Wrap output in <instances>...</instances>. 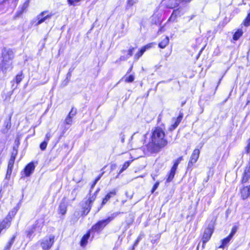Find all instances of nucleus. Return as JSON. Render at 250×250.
<instances>
[{
	"mask_svg": "<svg viewBox=\"0 0 250 250\" xmlns=\"http://www.w3.org/2000/svg\"><path fill=\"white\" fill-rule=\"evenodd\" d=\"M151 144L154 146V148L151 151L156 152L161 148L165 146L167 142L165 139V133L162 127H156L152 130L151 136Z\"/></svg>",
	"mask_w": 250,
	"mask_h": 250,
	"instance_id": "nucleus-1",
	"label": "nucleus"
},
{
	"mask_svg": "<svg viewBox=\"0 0 250 250\" xmlns=\"http://www.w3.org/2000/svg\"><path fill=\"white\" fill-rule=\"evenodd\" d=\"M214 227L212 223L209 224L208 225V228L205 229L204 233L202 237L203 240V246L202 247H205V244L208 242L213 232Z\"/></svg>",
	"mask_w": 250,
	"mask_h": 250,
	"instance_id": "nucleus-2",
	"label": "nucleus"
},
{
	"mask_svg": "<svg viewBox=\"0 0 250 250\" xmlns=\"http://www.w3.org/2000/svg\"><path fill=\"white\" fill-rule=\"evenodd\" d=\"M54 242V236L50 235L48 237L43 239L41 243V245L43 250H46L51 248Z\"/></svg>",
	"mask_w": 250,
	"mask_h": 250,
	"instance_id": "nucleus-3",
	"label": "nucleus"
},
{
	"mask_svg": "<svg viewBox=\"0 0 250 250\" xmlns=\"http://www.w3.org/2000/svg\"><path fill=\"white\" fill-rule=\"evenodd\" d=\"M199 155L200 150L199 149H195L193 151L188 163V168L192 167L193 165L197 161Z\"/></svg>",
	"mask_w": 250,
	"mask_h": 250,
	"instance_id": "nucleus-4",
	"label": "nucleus"
},
{
	"mask_svg": "<svg viewBox=\"0 0 250 250\" xmlns=\"http://www.w3.org/2000/svg\"><path fill=\"white\" fill-rule=\"evenodd\" d=\"M13 57V53L11 50H5L2 52V62H12Z\"/></svg>",
	"mask_w": 250,
	"mask_h": 250,
	"instance_id": "nucleus-5",
	"label": "nucleus"
},
{
	"mask_svg": "<svg viewBox=\"0 0 250 250\" xmlns=\"http://www.w3.org/2000/svg\"><path fill=\"white\" fill-rule=\"evenodd\" d=\"M108 224L106 219L98 222L92 227V229L94 231H99L104 228Z\"/></svg>",
	"mask_w": 250,
	"mask_h": 250,
	"instance_id": "nucleus-6",
	"label": "nucleus"
},
{
	"mask_svg": "<svg viewBox=\"0 0 250 250\" xmlns=\"http://www.w3.org/2000/svg\"><path fill=\"white\" fill-rule=\"evenodd\" d=\"M76 112V109H74V108L71 109L65 120L64 122L66 125H71L72 124V119L75 116Z\"/></svg>",
	"mask_w": 250,
	"mask_h": 250,
	"instance_id": "nucleus-7",
	"label": "nucleus"
},
{
	"mask_svg": "<svg viewBox=\"0 0 250 250\" xmlns=\"http://www.w3.org/2000/svg\"><path fill=\"white\" fill-rule=\"evenodd\" d=\"M35 169V166L33 163L28 164L24 168V174L25 176L28 177L32 173Z\"/></svg>",
	"mask_w": 250,
	"mask_h": 250,
	"instance_id": "nucleus-8",
	"label": "nucleus"
},
{
	"mask_svg": "<svg viewBox=\"0 0 250 250\" xmlns=\"http://www.w3.org/2000/svg\"><path fill=\"white\" fill-rule=\"evenodd\" d=\"M46 12H42V13H41L38 16V22H37V25H39L44 22L46 20L50 19L51 17V15H46Z\"/></svg>",
	"mask_w": 250,
	"mask_h": 250,
	"instance_id": "nucleus-9",
	"label": "nucleus"
},
{
	"mask_svg": "<svg viewBox=\"0 0 250 250\" xmlns=\"http://www.w3.org/2000/svg\"><path fill=\"white\" fill-rule=\"evenodd\" d=\"M241 196L243 199H246L250 196V185L244 187L241 189Z\"/></svg>",
	"mask_w": 250,
	"mask_h": 250,
	"instance_id": "nucleus-10",
	"label": "nucleus"
},
{
	"mask_svg": "<svg viewBox=\"0 0 250 250\" xmlns=\"http://www.w3.org/2000/svg\"><path fill=\"white\" fill-rule=\"evenodd\" d=\"M250 178V166L246 167L244 173L243 174L242 182L246 183L248 182Z\"/></svg>",
	"mask_w": 250,
	"mask_h": 250,
	"instance_id": "nucleus-11",
	"label": "nucleus"
},
{
	"mask_svg": "<svg viewBox=\"0 0 250 250\" xmlns=\"http://www.w3.org/2000/svg\"><path fill=\"white\" fill-rule=\"evenodd\" d=\"M12 62H2L1 64V68L4 71L10 70L12 68Z\"/></svg>",
	"mask_w": 250,
	"mask_h": 250,
	"instance_id": "nucleus-12",
	"label": "nucleus"
},
{
	"mask_svg": "<svg viewBox=\"0 0 250 250\" xmlns=\"http://www.w3.org/2000/svg\"><path fill=\"white\" fill-rule=\"evenodd\" d=\"M41 228H42V224L39 223L38 222H37L33 226L32 229L28 232V234H27L28 236L29 237H30V236L32 235V234L36 231H40L41 230Z\"/></svg>",
	"mask_w": 250,
	"mask_h": 250,
	"instance_id": "nucleus-13",
	"label": "nucleus"
},
{
	"mask_svg": "<svg viewBox=\"0 0 250 250\" xmlns=\"http://www.w3.org/2000/svg\"><path fill=\"white\" fill-rule=\"evenodd\" d=\"M18 209L17 208H14L9 212L8 214L4 219L7 220V221L10 223L11 220L17 213Z\"/></svg>",
	"mask_w": 250,
	"mask_h": 250,
	"instance_id": "nucleus-14",
	"label": "nucleus"
},
{
	"mask_svg": "<svg viewBox=\"0 0 250 250\" xmlns=\"http://www.w3.org/2000/svg\"><path fill=\"white\" fill-rule=\"evenodd\" d=\"M67 210V206L64 201H62L61 203L59 208V213L62 215H64Z\"/></svg>",
	"mask_w": 250,
	"mask_h": 250,
	"instance_id": "nucleus-15",
	"label": "nucleus"
},
{
	"mask_svg": "<svg viewBox=\"0 0 250 250\" xmlns=\"http://www.w3.org/2000/svg\"><path fill=\"white\" fill-rule=\"evenodd\" d=\"M232 238V234H229L227 238L222 240V244L219 246V248H224L227 246L230 241Z\"/></svg>",
	"mask_w": 250,
	"mask_h": 250,
	"instance_id": "nucleus-16",
	"label": "nucleus"
},
{
	"mask_svg": "<svg viewBox=\"0 0 250 250\" xmlns=\"http://www.w3.org/2000/svg\"><path fill=\"white\" fill-rule=\"evenodd\" d=\"M116 195V190H112L109 193H108L104 197V198L103 199V202H102V205H104L106 204V203L109 200V199L111 197L112 195Z\"/></svg>",
	"mask_w": 250,
	"mask_h": 250,
	"instance_id": "nucleus-17",
	"label": "nucleus"
},
{
	"mask_svg": "<svg viewBox=\"0 0 250 250\" xmlns=\"http://www.w3.org/2000/svg\"><path fill=\"white\" fill-rule=\"evenodd\" d=\"M169 38L165 37L164 39L159 43L158 46L161 48H165L169 43Z\"/></svg>",
	"mask_w": 250,
	"mask_h": 250,
	"instance_id": "nucleus-18",
	"label": "nucleus"
},
{
	"mask_svg": "<svg viewBox=\"0 0 250 250\" xmlns=\"http://www.w3.org/2000/svg\"><path fill=\"white\" fill-rule=\"evenodd\" d=\"M95 196L94 195L92 196L91 197H90L88 199L86 202V206H87V207H85L86 208V210H87V213H88L90 209L91 208V204L94 202V201L95 199Z\"/></svg>",
	"mask_w": 250,
	"mask_h": 250,
	"instance_id": "nucleus-19",
	"label": "nucleus"
},
{
	"mask_svg": "<svg viewBox=\"0 0 250 250\" xmlns=\"http://www.w3.org/2000/svg\"><path fill=\"white\" fill-rule=\"evenodd\" d=\"M11 117L7 119L4 122V126L5 128L2 129V132L5 133L11 127Z\"/></svg>",
	"mask_w": 250,
	"mask_h": 250,
	"instance_id": "nucleus-20",
	"label": "nucleus"
},
{
	"mask_svg": "<svg viewBox=\"0 0 250 250\" xmlns=\"http://www.w3.org/2000/svg\"><path fill=\"white\" fill-rule=\"evenodd\" d=\"M132 161L133 160H131L125 162L122 166V168L119 172V174H121L124 170H125L129 166V165L132 162Z\"/></svg>",
	"mask_w": 250,
	"mask_h": 250,
	"instance_id": "nucleus-21",
	"label": "nucleus"
},
{
	"mask_svg": "<svg viewBox=\"0 0 250 250\" xmlns=\"http://www.w3.org/2000/svg\"><path fill=\"white\" fill-rule=\"evenodd\" d=\"M176 169H173L172 168H171V170L170 171V172L168 175L167 178V182H169L172 181V180L173 179L174 175L175 174L176 172Z\"/></svg>",
	"mask_w": 250,
	"mask_h": 250,
	"instance_id": "nucleus-22",
	"label": "nucleus"
},
{
	"mask_svg": "<svg viewBox=\"0 0 250 250\" xmlns=\"http://www.w3.org/2000/svg\"><path fill=\"white\" fill-rule=\"evenodd\" d=\"M89 236H90L89 233H87V234L84 235L83 237V238L81 240V245L82 246H84L86 245V244H87V240L89 238Z\"/></svg>",
	"mask_w": 250,
	"mask_h": 250,
	"instance_id": "nucleus-23",
	"label": "nucleus"
},
{
	"mask_svg": "<svg viewBox=\"0 0 250 250\" xmlns=\"http://www.w3.org/2000/svg\"><path fill=\"white\" fill-rule=\"evenodd\" d=\"M16 154H14L13 153H12L8 163V167L13 168L16 158Z\"/></svg>",
	"mask_w": 250,
	"mask_h": 250,
	"instance_id": "nucleus-24",
	"label": "nucleus"
},
{
	"mask_svg": "<svg viewBox=\"0 0 250 250\" xmlns=\"http://www.w3.org/2000/svg\"><path fill=\"white\" fill-rule=\"evenodd\" d=\"M243 32L241 30H238L233 35V39L235 41H237L242 35Z\"/></svg>",
	"mask_w": 250,
	"mask_h": 250,
	"instance_id": "nucleus-25",
	"label": "nucleus"
},
{
	"mask_svg": "<svg viewBox=\"0 0 250 250\" xmlns=\"http://www.w3.org/2000/svg\"><path fill=\"white\" fill-rule=\"evenodd\" d=\"M182 160H183L182 157H180L178 158V159H177L176 160H175L174 162V165H173V167H172V168L176 170L179 164Z\"/></svg>",
	"mask_w": 250,
	"mask_h": 250,
	"instance_id": "nucleus-26",
	"label": "nucleus"
},
{
	"mask_svg": "<svg viewBox=\"0 0 250 250\" xmlns=\"http://www.w3.org/2000/svg\"><path fill=\"white\" fill-rule=\"evenodd\" d=\"M15 239V237H13L11 240L8 242L7 245L5 247L4 250H9L12 245H13Z\"/></svg>",
	"mask_w": 250,
	"mask_h": 250,
	"instance_id": "nucleus-27",
	"label": "nucleus"
},
{
	"mask_svg": "<svg viewBox=\"0 0 250 250\" xmlns=\"http://www.w3.org/2000/svg\"><path fill=\"white\" fill-rule=\"evenodd\" d=\"M178 14H179V11L178 10H174L171 16L169 18V20L174 21Z\"/></svg>",
	"mask_w": 250,
	"mask_h": 250,
	"instance_id": "nucleus-28",
	"label": "nucleus"
},
{
	"mask_svg": "<svg viewBox=\"0 0 250 250\" xmlns=\"http://www.w3.org/2000/svg\"><path fill=\"white\" fill-rule=\"evenodd\" d=\"M119 214H120V212H114V213H112L110 216H109L107 219H106V220L109 223L111 221H112L115 217L117 216Z\"/></svg>",
	"mask_w": 250,
	"mask_h": 250,
	"instance_id": "nucleus-29",
	"label": "nucleus"
},
{
	"mask_svg": "<svg viewBox=\"0 0 250 250\" xmlns=\"http://www.w3.org/2000/svg\"><path fill=\"white\" fill-rule=\"evenodd\" d=\"M145 52V48H141L140 50V51L136 54L135 56V58L137 60H138L141 56H142V55Z\"/></svg>",
	"mask_w": 250,
	"mask_h": 250,
	"instance_id": "nucleus-30",
	"label": "nucleus"
},
{
	"mask_svg": "<svg viewBox=\"0 0 250 250\" xmlns=\"http://www.w3.org/2000/svg\"><path fill=\"white\" fill-rule=\"evenodd\" d=\"M82 0H67L68 4L70 5L75 6Z\"/></svg>",
	"mask_w": 250,
	"mask_h": 250,
	"instance_id": "nucleus-31",
	"label": "nucleus"
},
{
	"mask_svg": "<svg viewBox=\"0 0 250 250\" xmlns=\"http://www.w3.org/2000/svg\"><path fill=\"white\" fill-rule=\"evenodd\" d=\"M244 24L245 26H248L250 25V13L248 14V16L244 21Z\"/></svg>",
	"mask_w": 250,
	"mask_h": 250,
	"instance_id": "nucleus-32",
	"label": "nucleus"
},
{
	"mask_svg": "<svg viewBox=\"0 0 250 250\" xmlns=\"http://www.w3.org/2000/svg\"><path fill=\"white\" fill-rule=\"evenodd\" d=\"M47 144H48V142H47V141L44 140L43 142H42L41 144V145H40V148L42 150H45L46 149V148Z\"/></svg>",
	"mask_w": 250,
	"mask_h": 250,
	"instance_id": "nucleus-33",
	"label": "nucleus"
},
{
	"mask_svg": "<svg viewBox=\"0 0 250 250\" xmlns=\"http://www.w3.org/2000/svg\"><path fill=\"white\" fill-rule=\"evenodd\" d=\"M134 80V76L131 75L129 76L128 77H126L125 79V82L128 83H131Z\"/></svg>",
	"mask_w": 250,
	"mask_h": 250,
	"instance_id": "nucleus-34",
	"label": "nucleus"
},
{
	"mask_svg": "<svg viewBox=\"0 0 250 250\" xmlns=\"http://www.w3.org/2000/svg\"><path fill=\"white\" fill-rule=\"evenodd\" d=\"M22 76L21 74H19V75H17L16 77V81L17 82V83H20L22 79Z\"/></svg>",
	"mask_w": 250,
	"mask_h": 250,
	"instance_id": "nucleus-35",
	"label": "nucleus"
},
{
	"mask_svg": "<svg viewBox=\"0 0 250 250\" xmlns=\"http://www.w3.org/2000/svg\"><path fill=\"white\" fill-rule=\"evenodd\" d=\"M29 5V1H26L24 2V3L23 4L22 7V12H24V10H25Z\"/></svg>",
	"mask_w": 250,
	"mask_h": 250,
	"instance_id": "nucleus-36",
	"label": "nucleus"
},
{
	"mask_svg": "<svg viewBox=\"0 0 250 250\" xmlns=\"http://www.w3.org/2000/svg\"><path fill=\"white\" fill-rule=\"evenodd\" d=\"M159 183H160L159 182H157L154 184V185L153 186V187L152 188V190H151L152 193H153L154 192V191L158 187V186L159 185Z\"/></svg>",
	"mask_w": 250,
	"mask_h": 250,
	"instance_id": "nucleus-37",
	"label": "nucleus"
},
{
	"mask_svg": "<svg viewBox=\"0 0 250 250\" xmlns=\"http://www.w3.org/2000/svg\"><path fill=\"white\" fill-rule=\"evenodd\" d=\"M152 46V43H149L145 46L143 47L142 48H145V52L146 51V49H149L151 48Z\"/></svg>",
	"mask_w": 250,
	"mask_h": 250,
	"instance_id": "nucleus-38",
	"label": "nucleus"
},
{
	"mask_svg": "<svg viewBox=\"0 0 250 250\" xmlns=\"http://www.w3.org/2000/svg\"><path fill=\"white\" fill-rule=\"evenodd\" d=\"M246 150L247 153H249L250 151V139L248 140V145L246 148Z\"/></svg>",
	"mask_w": 250,
	"mask_h": 250,
	"instance_id": "nucleus-39",
	"label": "nucleus"
},
{
	"mask_svg": "<svg viewBox=\"0 0 250 250\" xmlns=\"http://www.w3.org/2000/svg\"><path fill=\"white\" fill-rule=\"evenodd\" d=\"M51 135L50 133H49V132L47 133L45 135V141L48 142L49 140H50V138H51Z\"/></svg>",
	"mask_w": 250,
	"mask_h": 250,
	"instance_id": "nucleus-40",
	"label": "nucleus"
},
{
	"mask_svg": "<svg viewBox=\"0 0 250 250\" xmlns=\"http://www.w3.org/2000/svg\"><path fill=\"white\" fill-rule=\"evenodd\" d=\"M137 0H128V4L130 5H133L134 3H136Z\"/></svg>",
	"mask_w": 250,
	"mask_h": 250,
	"instance_id": "nucleus-41",
	"label": "nucleus"
},
{
	"mask_svg": "<svg viewBox=\"0 0 250 250\" xmlns=\"http://www.w3.org/2000/svg\"><path fill=\"white\" fill-rule=\"evenodd\" d=\"M101 175L99 176V177H98L95 180L94 183L93 184V185H92V187L91 188H93L95 185L96 184L97 182L100 180V179L101 178Z\"/></svg>",
	"mask_w": 250,
	"mask_h": 250,
	"instance_id": "nucleus-42",
	"label": "nucleus"
},
{
	"mask_svg": "<svg viewBox=\"0 0 250 250\" xmlns=\"http://www.w3.org/2000/svg\"><path fill=\"white\" fill-rule=\"evenodd\" d=\"M12 168H13L8 167L7 171V175L10 176L11 175L12 171Z\"/></svg>",
	"mask_w": 250,
	"mask_h": 250,
	"instance_id": "nucleus-43",
	"label": "nucleus"
},
{
	"mask_svg": "<svg viewBox=\"0 0 250 250\" xmlns=\"http://www.w3.org/2000/svg\"><path fill=\"white\" fill-rule=\"evenodd\" d=\"M178 125H177V123H174V124L170 127V130H172L174 129Z\"/></svg>",
	"mask_w": 250,
	"mask_h": 250,
	"instance_id": "nucleus-44",
	"label": "nucleus"
},
{
	"mask_svg": "<svg viewBox=\"0 0 250 250\" xmlns=\"http://www.w3.org/2000/svg\"><path fill=\"white\" fill-rule=\"evenodd\" d=\"M182 116H179L177 119H176V120L175 121V123H177V125H179L180 122H181V119H182Z\"/></svg>",
	"mask_w": 250,
	"mask_h": 250,
	"instance_id": "nucleus-45",
	"label": "nucleus"
},
{
	"mask_svg": "<svg viewBox=\"0 0 250 250\" xmlns=\"http://www.w3.org/2000/svg\"><path fill=\"white\" fill-rule=\"evenodd\" d=\"M133 50H134V48H132L128 50V55L130 56L132 55L133 52Z\"/></svg>",
	"mask_w": 250,
	"mask_h": 250,
	"instance_id": "nucleus-46",
	"label": "nucleus"
},
{
	"mask_svg": "<svg viewBox=\"0 0 250 250\" xmlns=\"http://www.w3.org/2000/svg\"><path fill=\"white\" fill-rule=\"evenodd\" d=\"M141 239V236H139L138 237V238H137V240H136V242L135 243V245H137L138 244V243L140 241Z\"/></svg>",
	"mask_w": 250,
	"mask_h": 250,
	"instance_id": "nucleus-47",
	"label": "nucleus"
},
{
	"mask_svg": "<svg viewBox=\"0 0 250 250\" xmlns=\"http://www.w3.org/2000/svg\"><path fill=\"white\" fill-rule=\"evenodd\" d=\"M235 233V230L234 229H233L232 230L231 233H230V234H232V236H233Z\"/></svg>",
	"mask_w": 250,
	"mask_h": 250,
	"instance_id": "nucleus-48",
	"label": "nucleus"
},
{
	"mask_svg": "<svg viewBox=\"0 0 250 250\" xmlns=\"http://www.w3.org/2000/svg\"><path fill=\"white\" fill-rule=\"evenodd\" d=\"M151 176L152 177L153 180H155V177L156 176V175H154V174H151Z\"/></svg>",
	"mask_w": 250,
	"mask_h": 250,
	"instance_id": "nucleus-49",
	"label": "nucleus"
},
{
	"mask_svg": "<svg viewBox=\"0 0 250 250\" xmlns=\"http://www.w3.org/2000/svg\"><path fill=\"white\" fill-rule=\"evenodd\" d=\"M191 0H181V1H185V2H189Z\"/></svg>",
	"mask_w": 250,
	"mask_h": 250,
	"instance_id": "nucleus-50",
	"label": "nucleus"
}]
</instances>
